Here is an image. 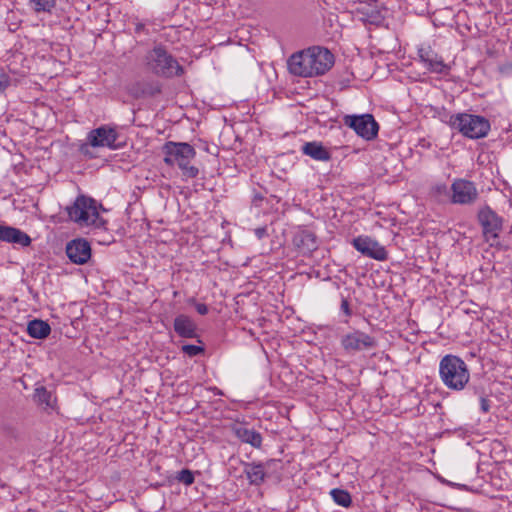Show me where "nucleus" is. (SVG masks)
I'll return each mask as SVG.
<instances>
[{
	"label": "nucleus",
	"instance_id": "f257e3e1",
	"mask_svg": "<svg viewBox=\"0 0 512 512\" xmlns=\"http://www.w3.org/2000/svg\"><path fill=\"white\" fill-rule=\"evenodd\" d=\"M334 64L332 53L322 47H311L294 53L288 59L290 73L301 77H312L326 73Z\"/></svg>",
	"mask_w": 512,
	"mask_h": 512
},
{
	"label": "nucleus",
	"instance_id": "f03ea898",
	"mask_svg": "<svg viewBox=\"0 0 512 512\" xmlns=\"http://www.w3.org/2000/svg\"><path fill=\"white\" fill-rule=\"evenodd\" d=\"M439 376L448 389L461 391L469 382L470 372L463 359L456 355L447 354L440 360Z\"/></svg>",
	"mask_w": 512,
	"mask_h": 512
},
{
	"label": "nucleus",
	"instance_id": "7ed1b4c3",
	"mask_svg": "<svg viewBox=\"0 0 512 512\" xmlns=\"http://www.w3.org/2000/svg\"><path fill=\"white\" fill-rule=\"evenodd\" d=\"M164 162L170 166H177L182 175L186 178L197 177L199 170L197 167L190 165L195 158L196 151L193 146L185 142H167L163 147Z\"/></svg>",
	"mask_w": 512,
	"mask_h": 512
},
{
	"label": "nucleus",
	"instance_id": "20e7f679",
	"mask_svg": "<svg viewBox=\"0 0 512 512\" xmlns=\"http://www.w3.org/2000/svg\"><path fill=\"white\" fill-rule=\"evenodd\" d=\"M448 124L452 129L471 139L483 138L490 131V123L486 118L468 113L451 115Z\"/></svg>",
	"mask_w": 512,
	"mask_h": 512
},
{
	"label": "nucleus",
	"instance_id": "39448f33",
	"mask_svg": "<svg viewBox=\"0 0 512 512\" xmlns=\"http://www.w3.org/2000/svg\"><path fill=\"white\" fill-rule=\"evenodd\" d=\"M147 69L152 73L173 77L183 73V68L162 46H156L145 56Z\"/></svg>",
	"mask_w": 512,
	"mask_h": 512
},
{
	"label": "nucleus",
	"instance_id": "423d86ee",
	"mask_svg": "<svg viewBox=\"0 0 512 512\" xmlns=\"http://www.w3.org/2000/svg\"><path fill=\"white\" fill-rule=\"evenodd\" d=\"M67 210L70 220L80 227H99L102 225L96 201L92 198L79 196Z\"/></svg>",
	"mask_w": 512,
	"mask_h": 512
},
{
	"label": "nucleus",
	"instance_id": "0eeeda50",
	"mask_svg": "<svg viewBox=\"0 0 512 512\" xmlns=\"http://www.w3.org/2000/svg\"><path fill=\"white\" fill-rule=\"evenodd\" d=\"M477 217L485 239H498L503 228V218L487 205L479 210Z\"/></svg>",
	"mask_w": 512,
	"mask_h": 512
},
{
	"label": "nucleus",
	"instance_id": "6e6552de",
	"mask_svg": "<svg viewBox=\"0 0 512 512\" xmlns=\"http://www.w3.org/2000/svg\"><path fill=\"white\" fill-rule=\"evenodd\" d=\"M344 123L367 140L374 138L378 132V124L370 114L347 115L344 117Z\"/></svg>",
	"mask_w": 512,
	"mask_h": 512
},
{
	"label": "nucleus",
	"instance_id": "1a4fd4ad",
	"mask_svg": "<svg viewBox=\"0 0 512 512\" xmlns=\"http://www.w3.org/2000/svg\"><path fill=\"white\" fill-rule=\"evenodd\" d=\"M451 191V201L456 204H471L478 197L474 183L464 179L455 180L451 186Z\"/></svg>",
	"mask_w": 512,
	"mask_h": 512
},
{
	"label": "nucleus",
	"instance_id": "9d476101",
	"mask_svg": "<svg viewBox=\"0 0 512 512\" xmlns=\"http://www.w3.org/2000/svg\"><path fill=\"white\" fill-rule=\"evenodd\" d=\"M419 61L430 73L447 74L449 68L430 46H420L418 48Z\"/></svg>",
	"mask_w": 512,
	"mask_h": 512
},
{
	"label": "nucleus",
	"instance_id": "9b49d317",
	"mask_svg": "<svg viewBox=\"0 0 512 512\" xmlns=\"http://www.w3.org/2000/svg\"><path fill=\"white\" fill-rule=\"evenodd\" d=\"M117 132L110 127L101 126L92 130L87 137L88 143L93 147L115 148Z\"/></svg>",
	"mask_w": 512,
	"mask_h": 512
},
{
	"label": "nucleus",
	"instance_id": "f8f14e48",
	"mask_svg": "<svg viewBox=\"0 0 512 512\" xmlns=\"http://www.w3.org/2000/svg\"><path fill=\"white\" fill-rule=\"evenodd\" d=\"M68 258L75 264H85L91 257L90 244L84 239H75L66 246Z\"/></svg>",
	"mask_w": 512,
	"mask_h": 512
},
{
	"label": "nucleus",
	"instance_id": "ddd939ff",
	"mask_svg": "<svg viewBox=\"0 0 512 512\" xmlns=\"http://www.w3.org/2000/svg\"><path fill=\"white\" fill-rule=\"evenodd\" d=\"M341 343L348 352L360 351L374 345V341L370 336L359 331L345 335Z\"/></svg>",
	"mask_w": 512,
	"mask_h": 512
},
{
	"label": "nucleus",
	"instance_id": "4468645a",
	"mask_svg": "<svg viewBox=\"0 0 512 512\" xmlns=\"http://www.w3.org/2000/svg\"><path fill=\"white\" fill-rule=\"evenodd\" d=\"M354 247L362 254L376 260H384V248L369 237H358L353 241Z\"/></svg>",
	"mask_w": 512,
	"mask_h": 512
},
{
	"label": "nucleus",
	"instance_id": "2eb2a0df",
	"mask_svg": "<svg viewBox=\"0 0 512 512\" xmlns=\"http://www.w3.org/2000/svg\"><path fill=\"white\" fill-rule=\"evenodd\" d=\"M273 464V460L266 463H247L244 472L251 484L260 485L266 477L267 469Z\"/></svg>",
	"mask_w": 512,
	"mask_h": 512
},
{
	"label": "nucleus",
	"instance_id": "dca6fc26",
	"mask_svg": "<svg viewBox=\"0 0 512 512\" xmlns=\"http://www.w3.org/2000/svg\"><path fill=\"white\" fill-rule=\"evenodd\" d=\"M0 241L19 244L23 247L31 243V239L26 233L17 228L5 225H0Z\"/></svg>",
	"mask_w": 512,
	"mask_h": 512
},
{
	"label": "nucleus",
	"instance_id": "f3484780",
	"mask_svg": "<svg viewBox=\"0 0 512 512\" xmlns=\"http://www.w3.org/2000/svg\"><path fill=\"white\" fill-rule=\"evenodd\" d=\"M175 332L185 338L196 337V324L194 321L186 315H178L174 320Z\"/></svg>",
	"mask_w": 512,
	"mask_h": 512
},
{
	"label": "nucleus",
	"instance_id": "a211bd4d",
	"mask_svg": "<svg viewBox=\"0 0 512 512\" xmlns=\"http://www.w3.org/2000/svg\"><path fill=\"white\" fill-rule=\"evenodd\" d=\"M302 152L318 161H328L331 158L329 151L319 142H307L302 146Z\"/></svg>",
	"mask_w": 512,
	"mask_h": 512
},
{
	"label": "nucleus",
	"instance_id": "6ab92c4d",
	"mask_svg": "<svg viewBox=\"0 0 512 512\" xmlns=\"http://www.w3.org/2000/svg\"><path fill=\"white\" fill-rule=\"evenodd\" d=\"M236 436L244 443H248L253 447H260L262 443L261 434L253 429H249L243 425H239L234 429Z\"/></svg>",
	"mask_w": 512,
	"mask_h": 512
},
{
	"label": "nucleus",
	"instance_id": "aec40b11",
	"mask_svg": "<svg viewBox=\"0 0 512 512\" xmlns=\"http://www.w3.org/2000/svg\"><path fill=\"white\" fill-rule=\"evenodd\" d=\"M294 244L304 254L310 253L317 248L316 237L308 231L297 234L294 238Z\"/></svg>",
	"mask_w": 512,
	"mask_h": 512
},
{
	"label": "nucleus",
	"instance_id": "412c9836",
	"mask_svg": "<svg viewBox=\"0 0 512 512\" xmlns=\"http://www.w3.org/2000/svg\"><path fill=\"white\" fill-rule=\"evenodd\" d=\"M49 324L43 320L34 319L27 325L28 334L36 339H44L50 334Z\"/></svg>",
	"mask_w": 512,
	"mask_h": 512
},
{
	"label": "nucleus",
	"instance_id": "4be33fe9",
	"mask_svg": "<svg viewBox=\"0 0 512 512\" xmlns=\"http://www.w3.org/2000/svg\"><path fill=\"white\" fill-rule=\"evenodd\" d=\"M160 91H161V88L156 83L138 84L136 87H133L131 89V93L137 98L154 96V95L160 93Z\"/></svg>",
	"mask_w": 512,
	"mask_h": 512
},
{
	"label": "nucleus",
	"instance_id": "5701e85b",
	"mask_svg": "<svg viewBox=\"0 0 512 512\" xmlns=\"http://www.w3.org/2000/svg\"><path fill=\"white\" fill-rule=\"evenodd\" d=\"M34 400L38 404L44 405L45 408L53 407V396L44 386H39L35 389Z\"/></svg>",
	"mask_w": 512,
	"mask_h": 512
},
{
	"label": "nucleus",
	"instance_id": "b1692460",
	"mask_svg": "<svg viewBox=\"0 0 512 512\" xmlns=\"http://www.w3.org/2000/svg\"><path fill=\"white\" fill-rule=\"evenodd\" d=\"M363 14L366 16L365 21L368 25H374L375 27H381L384 24V16L380 11L373 10L370 8H363Z\"/></svg>",
	"mask_w": 512,
	"mask_h": 512
},
{
	"label": "nucleus",
	"instance_id": "393cba45",
	"mask_svg": "<svg viewBox=\"0 0 512 512\" xmlns=\"http://www.w3.org/2000/svg\"><path fill=\"white\" fill-rule=\"evenodd\" d=\"M332 499L340 506L349 507L351 505L350 494L343 489H332L330 492Z\"/></svg>",
	"mask_w": 512,
	"mask_h": 512
},
{
	"label": "nucleus",
	"instance_id": "a878e982",
	"mask_svg": "<svg viewBox=\"0 0 512 512\" xmlns=\"http://www.w3.org/2000/svg\"><path fill=\"white\" fill-rule=\"evenodd\" d=\"M430 194L438 201H444L449 196V189L445 183H437L431 187Z\"/></svg>",
	"mask_w": 512,
	"mask_h": 512
},
{
	"label": "nucleus",
	"instance_id": "bb28decb",
	"mask_svg": "<svg viewBox=\"0 0 512 512\" xmlns=\"http://www.w3.org/2000/svg\"><path fill=\"white\" fill-rule=\"evenodd\" d=\"M36 12H50L55 6V0H30Z\"/></svg>",
	"mask_w": 512,
	"mask_h": 512
},
{
	"label": "nucleus",
	"instance_id": "cd10ccee",
	"mask_svg": "<svg viewBox=\"0 0 512 512\" xmlns=\"http://www.w3.org/2000/svg\"><path fill=\"white\" fill-rule=\"evenodd\" d=\"M182 351L184 354L189 357L197 356L204 352V348L202 346L186 344L182 346Z\"/></svg>",
	"mask_w": 512,
	"mask_h": 512
},
{
	"label": "nucleus",
	"instance_id": "c85d7f7f",
	"mask_svg": "<svg viewBox=\"0 0 512 512\" xmlns=\"http://www.w3.org/2000/svg\"><path fill=\"white\" fill-rule=\"evenodd\" d=\"M177 479L185 485H191L194 482V475L190 470H181Z\"/></svg>",
	"mask_w": 512,
	"mask_h": 512
},
{
	"label": "nucleus",
	"instance_id": "c756f323",
	"mask_svg": "<svg viewBox=\"0 0 512 512\" xmlns=\"http://www.w3.org/2000/svg\"><path fill=\"white\" fill-rule=\"evenodd\" d=\"M9 85V77L4 73H0V92H3Z\"/></svg>",
	"mask_w": 512,
	"mask_h": 512
},
{
	"label": "nucleus",
	"instance_id": "7c9ffc66",
	"mask_svg": "<svg viewBox=\"0 0 512 512\" xmlns=\"http://www.w3.org/2000/svg\"><path fill=\"white\" fill-rule=\"evenodd\" d=\"M480 407L484 413H487L490 409L489 400L483 394L480 395Z\"/></svg>",
	"mask_w": 512,
	"mask_h": 512
},
{
	"label": "nucleus",
	"instance_id": "2f4dec72",
	"mask_svg": "<svg viewBox=\"0 0 512 512\" xmlns=\"http://www.w3.org/2000/svg\"><path fill=\"white\" fill-rule=\"evenodd\" d=\"M196 310L201 315H205L208 313V307L203 303L196 304Z\"/></svg>",
	"mask_w": 512,
	"mask_h": 512
},
{
	"label": "nucleus",
	"instance_id": "473e14b6",
	"mask_svg": "<svg viewBox=\"0 0 512 512\" xmlns=\"http://www.w3.org/2000/svg\"><path fill=\"white\" fill-rule=\"evenodd\" d=\"M255 234L258 239H262L267 234L266 227H260L255 229Z\"/></svg>",
	"mask_w": 512,
	"mask_h": 512
},
{
	"label": "nucleus",
	"instance_id": "72a5a7b5",
	"mask_svg": "<svg viewBox=\"0 0 512 512\" xmlns=\"http://www.w3.org/2000/svg\"><path fill=\"white\" fill-rule=\"evenodd\" d=\"M341 309L342 311L346 314V315H350L351 312H350V309H349V303L347 300H343L342 303H341Z\"/></svg>",
	"mask_w": 512,
	"mask_h": 512
},
{
	"label": "nucleus",
	"instance_id": "f704fd0d",
	"mask_svg": "<svg viewBox=\"0 0 512 512\" xmlns=\"http://www.w3.org/2000/svg\"><path fill=\"white\" fill-rule=\"evenodd\" d=\"M263 200V196L260 195L259 193H255L254 194V197H253V202L258 205V202L262 201Z\"/></svg>",
	"mask_w": 512,
	"mask_h": 512
}]
</instances>
